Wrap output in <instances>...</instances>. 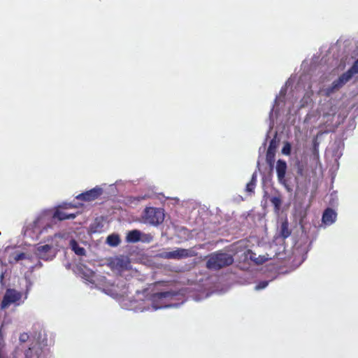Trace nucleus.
<instances>
[{"label":"nucleus","mask_w":358,"mask_h":358,"mask_svg":"<svg viewBox=\"0 0 358 358\" xmlns=\"http://www.w3.org/2000/svg\"><path fill=\"white\" fill-rule=\"evenodd\" d=\"M123 262H124L123 259L117 258V265L122 266Z\"/></svg>","instance_id":"obj_26"},{"label":"nucleus","mask_w":358,"mask_h":358,"mask_svg":"<svg viewBox=\"0 0 358 358\" xmlns=\"http://www.w3.org/2000/svg\"><path fill=\"white\" fill-rule=\"evenodd\" d=\"M247 253H248V255H249V258L250 259V260H252V262H254L255 263L256 257H257L256 253L252 252L251 250H248Z\"/></svg>","instance_id":"obj_24"},{"label":"nucleus","mask_w":358,"mask_h":358,"mask_svg":"<svg viewBox=\"0 0 358 358\" xmlns=\"http://www.w3.org/2000/svg\"><path fill=\"white\" fill-rule=\"evenodd\" d=\"M51 250V246L46 244L37 248V255L41 259H45V253L49 252Z\"/></svg>","instance_id":"obj_18"},{"label":"nucleus","mask_w":358,"mask_h":358,"mask_svg":"<svg viewBox=\"0 0 358 358\" xmlns=\"http://www.w3.org/2000/svg\"><path fill=\"white\" fill-rule=\"evenodd\" d=\"M27 258L24 252H14L10 256L9 262L10 264H16L20 260H22Z\"/></svg>","instance_id":"obj_17"},{"label":"nucleus","mask_w":358,"mask_h":358,"mask_svg":"<svg viewBox=\"0 0 358 358\" xmlns=\"http://www.w3.org/2000/svg\"><path fill=\"white\" fill-rule=\"evenodd\" d=\"M287 170V164L285 161L279 159L277 162L276 171L278 179L280 183H285V173Z\"/></svg>","instance_id":"obj_10"},{"label":"nucleus","mask_w":358,"mask_h":358,"mask_svg":"<svg viewBox=\"0 0 358 358\" xmlns=\"http://www.w3.org/2000/svg\"><path fill=\"white\" fill-rule=\"evenodd\" d=\"M291 151V147L289 143L284 145L282 150V152L285 155H289Z\"/></svg>","instance_id":"obj_23"},{"label":"nucleus","mask_w":358,"mask_h":358,"mask_svg":"<svg viewBox=\"0 0 358 358\" xmlns=\"http://www.w3.org/2000/svg\"><path fill=\"white\" fill-rule=\"evenodd\" d=\"M29 336L27 333H22L19 336V341L20 343H25L29 340Z\"/></svg>","instance_id":"obj_22"},{"label":"nucleus","mask_w":358,"mask_h":358,"mask_svg":"<svg viewBox=\"0 0 358 358\" xmlns=\"http://www.w3.org/2000/svg\"><path fill=\"white\" fill-rule=\"evenodd\" d=\"M250 182H254L255 184H256V182H257V175H256V173H253L252 174L251 180H250Z\"/></svg>","instance_id":"obj_25"},{"label":"nucleus","mask_w":358,"mask_h":358,"mask_svg":"<svg viewBox=\"0 0 358 358\" xmlns=\"http://www.w3.org/2000/svg\"><path fill=\"white\" fill-rule=\"evenodd\" d=\"M193 252L187 249L178 248L171 252H164L161 254V257L166 259H180L189 257H192Z\"/></svg>","instance_id":"obj_6"},{"label":"nucleus","mask_w":358,"mask_h":358,"mask_svg":"<svg viewBox=\"0 0 358 358\" xmlns=\"http://www.w3.org/2000/svg\"><path fill=\"white\" fill-rule=\"evenodd\" d=\"M357 73H358V59L346 72L341 75L338 79L332 83L331 86L327 87L324 90L325 95L329 96L332 94L338 91L352 78L355 74Z\"/></svg>","instance_id":"obj_2"},{"label":"nucleus","mask_w":358,"mask_h":358,"mask_svg":"<svg viewBox=\"0 0 358 358\" xmlns=\"http://www.w3.org/2000/svg\"><path fill=\"white\" fill-rule=\"evenodd\" d=\"M144 219L150 224L158 225L164 222V210L162 208H147L144 212Z\"/></svg>","instance_id":"obj_5"},{"label":"nucleus","mask_w":358,"mask_h":358,"mask_svg":"<svg viewBox=\"0 0 358 358\" xmlns=\"http://www.w3.org/2000/svg\"><path fill=\"white\" fill-rule=\"evenodd\" d=\"M42 353V348L38 342H32L28 349L24 351L25 358H32L36 357L39 358Z\"/></svg>","instance_id":"obj_9"},{"label":"nucleus","mask_w":358,"mask_h":358,"mask_svg":"<svg viewBox=\"0 0 358 358\" xmlns=\"http://www.w3.org/2000/svg\"><path fill=\"white\" fill-rule=\"evenodd\" d=\"M22 293L15 289L8 288L6 290L0 304V309L4 310L10 306H17L20 304Z\"/></svg>","instance_id":"obj_3"},{"label":"nucleus","mask_w":358,"mask_h":358,"mask_svg":"<svg viewBox=\"0 0 358 358\" xmlns=\"http://www.w3.org/2000/svg\"><path fill=\"white\" fill-rule=\"evenodd\" d=\"M314 150H315V156L316 155V144L315 143V148H314Z\"/></svg>","instance_id":"obj_29"},{"label":"nucleus","mask_w":358,"mask_h":358,"mask_svg":"<svg viewBox=\"0 0 358 358\" xmlns=\"http://www.w3.org/2000/svg\"><path fill=\"white\" fill-rule=\"evenodd\" d=\"M275 143L274 141L272 140L269 143L266 155V162L270 166H273L275 162Z\"/></svg>","instance_id":"obj_11"},{"label":"nucleus","mask_w":358,"mask_h":358,"mask_svg":"<svg viewBox=\"0 0 358 358\" xmlns=\"http://www.w3.org/2000/svg\"><path fill=\"white\" fill-rule=\"evenodd\" d=\"M71 246L72 250L79 256H84L85 255V250L84 248L80 247L78 243L75 240L71 241Z\"/></svg>","instance_id":"obj_15"},{"label":"nucleus","mask_w":358,"mask_h":358,"mask_svg":"<svg viewBox=\"0 0 358 358\" xmlns=\"http://www.w3.org/2000/svg\"><path fill=\"white\" fill-rule=\"evenodd\" d=\"M103 193L102 188L96 186L90 190L86 191L85 192L81 193L76 196L78 200L84 201H92L96 199Z\"/></svg>","instance_id":"obj_7"},{"label":"nucleus","mask_w":358,"mask_h":358,"mask_svg":"<svg viewBox=\"0 0 358 358\" xmlns=\"http://www.w3.org/2000/svg\"><path fill=\"white\" fill-rule=\"evenodd\" d=\"M255 186H256V184H255L254 182H249L246 185V188H245L246 192H250V193L254 192Z\"/></svg>","instance_id":"obj_21"},{"label":"nucleus","mask_w":358,"mask_h":358,"mask_svg":"<svg viewBox=\"0 0 358 358\" xmlns=\"http://www.w3.org/2000/svg\"><path fill=\"white\" fill-rule=\"evenodd\" d=\"M234 261V259L231 255L219 250L211 253L208 256L206 267L210 270L218 271L231 265Z\"/></svg>","instance_id":"obj_1"},{"label":"nucleus","mask_w":358,"mask_h":358,"mask_svg":"<svg viewBox=\"0 0 358 358\" xmlns=\"http://www.w3.org/2000/svg\"><path fill=\"white\" fill-rule=\"evenodd\" d=\"M3 278H4V273L1 272V274H0V282L1 284H3Z\"/></svg>","instance_id":"obj_27"},{"label":"nucleus","mask_w":358,"mask_h":358,"mask_svg":"<svg viewBox=\"0 0 358 358\" xmlns=\"http://www.w3.org/2000/svg\"><path fill=\"white\" fill-rule=\"evenodd\" d=\"M266 285H267V282H262V286L258 285V286H257V287H258V288H264V287H265Z\"/></svg>","instance_id":"obj_28"},{"label":"nucleus","mask_w":358,"mask_h":358,"mask_svg":"<svg viewBox=\"0 0 358 358\" xmlns=\"http://www.w3.org/2000/svg\"><path fill=\"white\" fill-rule=\"evenodd\" d=\"M106 243L112 247L117 246L120 243V238L117 234H110L107 237Z\"/></svg>","instance_id":"obj_16"},{"label":"nucleus","mask_w":358,"mask_h":358,"mask_svg":"<svg viewBox=\"0 0 358 358\" xmlns=\"http://www.w3.org/2000/svg\"><path fill=\"white\" fill-rule=\"evenodd\" d=\"M291 235V230L289 229V223L287 220L283 221L280 227V236L283 238H287Z\"/></svg>","instance_id":"obj_14"},{"label":"nucleus","mask_w":358,"mask_h":358,"mask_svg":"<svg viewBox=\"0 0 358 358\" xmlns=\"http://www.w3.org/2000/svg\"><path fill=\"white\" fill-rule=\"evenodd\" d=\"M337 218V213L331 208H327L322 214V225L330 226L334 224Z\"/></svg>","instance_id":"obj_8"},{"label":"nucleus","mask_w":358,"mask_h":358,"mask_svg":"<svg viewBox=\"0 0 358 358\" xmlns=\"http://www.w3.org/2000/svg\"><path fill=\"white\" fill-rule=\"evenodd\" d=\"M141 235L140 231L134 229L127 233L126 240L128 243H136L140 241Z\"/></svg>","instance_id":"obj_13"},{"label":"nucleus","mask_w":358,"mask_h":358,"mask_svg":"<svg viewBox=\"0 0 358 358\" xmlns=\"http://www.w3.org/2000/svg\"><path fill=\"white\" fill-rule=\"evenodd\" d=\"M318 137V135H316V138H315V141L316 140V138Z\"/></svg>","instance_id":"obj_30"},{"label":"nucleus","mask_w":358,"mask_h":358,"mask_svg":"<svg viewBox=\"0 0 358 358\" xmlns=\"http://www.w3.org/2000/svg\"><path fill=\"white\" fill-rule=\"evenodd\" d=\"M270 201L271 203L273 205L275 209L276 210H278L282 203L281 199L279 196H273Z\"/></svg>","instance_id":"obj_19"},{"label":"nucleus","mask_w":358,"mask_h":358,"mask_svg":"<svg viewBox=\"0 0 358 358\" xmlns=\"http://www.w3.org/2000/svg\"><path fill=\"white\" fill-rule=\"evenodd\" d=\"M76 217V215L73 213H67L62 210L57 209L53 214V218L57 219L60 221L73 219Z\"/></svg>","instance_id":"obj_12"},{"label":"nucleus","mask_w":358,"mask_h":358,"mask_svg":"<svg viewBox=\"0 0 358 358\" xmlns=\"http://www.w3.org/2000/svg\"><path fill=\"white\" fill-rule=\"evenodd\" d=\"M176 294L172 292H156L150 296V300L155 309L168 307L167 304Z\"/></svg>","instance_id":"obj_4"},{"label":"nucleus","mask_w":358,"mask_h":358,"mask_svg":"<svg viewBox=\"0 0 358 358\" xmlns=\"http://www.w3.org/2000/svg\"><path fill=\"white\" fill-rule=\"evenodd\" d=\"M268 258L266 257L264 255H259V257H256V261H255V264H264V262H266L267 261Z\"/></svg>","instance_id":"obj_20"}]
</instances>
